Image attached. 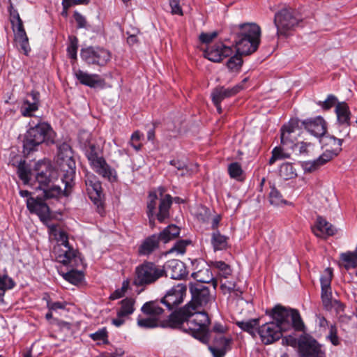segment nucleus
Returning a JSON list of instances; mask_svg holds the SVG:
<instances>
[{"label":"nucleus","instance_id":"obj_53","mask_svg":"<svg viewBox=\"0 0 357 357\" xmlns=\"http://www.w3.org/2000/svg\"><path fill=\"white\" fill-rule=\"evenodd\" d=\"M90 337L94 341L101 340L104 344L108 343V333L105 327L99 329L90 335Z\"/></svg>","mask_w":357,"mask_h":357},{"label":"nucleus","instance_id":"obj_4","mask_svg":"<svg viewBox=\"0 0 357 357\" xmlns=\"http://www.w3.org/2000/svg\"><path fill=\"white\" fill-rule=\"evenodd\" d=\"M79 143L91 168L102 177L109 181L116 179V171L107 164L102 155V151L92 142L91 135L84 132L79 135Z\"/></svg>","mask_w":357,"mask_h":357},{"label":"nucleus","instance_id":"obj_62","mask_svg":"<svg viewBox=\"0 0 357 357\" xmlns=\"http://www.w3.org/2000/svg\"><path fill=\"white\" fill-rule=\"evenodd\" d=\"M141 136L142 135L140 132L138 130L134 132L131 135L130 144L136 151H139L142 148V144L140 143L136 144L137 142H139L140 140Z\"/></svg>","mask_w":357,"mask_h":357},{"label":"nucleus","instance_id":"obj_40","mask_svg":"<svg viewBox=\"0 0 357 357\" xmlns=\"http://www.w3.org/2000/svg\"><path fill=\"white\" fill-rule=\"evenodd\" d=\"M325 145L330 147V150L339 154L342 151V139L332 135H327L324 138Z\"/></svg>","mask_w":357,"mask_h":357},{"label":"nucleus","instance_id":"obj_50","mask_svg":"<svg viewBox=\"0 0 357 357\" xmlns=\"http://www.w3.org/2000/svg\"><path fill=\"white\" fill-rule=\"evenodd\" d=\"M301 167L305 173H311L319 169L321 165L319 164L318 158H317L314 160L302 162Z\"/></svg>","mask_w":357,"mask_h":357},{"label":"nucleus","instance_id":"obj_19","mask_svg":"<svg viewBox=\"0 0 357 357\" xmlns=\"http://www.w3.org/2000/svg\"><path fill=\"white\" fill-rule=\"evenodd\" d=\"M234 51L222 43H218L207 47L204 52V57L213 62H220L224 58L232 55Z\"/></svg>","mask_w":357,"mask_h":357},{"label":"nucleus","instance_id":"obj_25","mask_svg":"<svg viewBox=\"0 0 357 357\" xmlns=\"http://www.w3.org/2000/svg\"><path fill=\"white\" fill-rule=\"evenodd\" d=\"M166 275L169 276L170 278L174 280L183 279L188 275V271L185 265L183 262L178 259H172L167 262Z\"/></svg>","mask_w":357,"mask_h":357},{"label":"nucleus","instance_id":"obj_43","mask_svg":"<svg viewBox=\"0 0 357 357\" xmlns=\"http://www.w3.org/2000/svg\"><path fill=\"white\" fill-rule=\"evenodd\" d=\"M69 44L67 47L68 56L72 60H77V53L78 50V39L75 36H68Z\"/></svg>","mask_w":357,"mask_h":357},{"label":"nucleus","instance_id":"obj_5","mask_svg":"<svg viewBox=\"0 0 357 357\" xmlns=\"http://www.w3.org/2000/svg\"><path fill=\"white\" fill-rule=\"evenodd\" d=\"M55 136V132L48 123L42 120H38L37 123L30 121L23 140L24 155H28L36 151L42 144H54Z\"/></svg>","mask_w":357,"mask_h":357},{"label":"nucleus","instance_id":"obj_46","mask_svg":"<svg viewBox=\"0 0 357 357\" xmlns=\"http://www.w3.org/2000/svg\"><path fill=\"white\" fill-rule=\"evenodd\" d=\"M15 287V282L12 278L6 275H0V300L4 295L6 289H12Z\"/></svg>","mask_w":357,"mask_h":357},{"label":"nucleus","instance_id":"obj_21","mask_svg":"<svg viewBox=\"0 0 357 357\" xmlns=\"http://www.w3.org/2000/svg\"><path fill=\"white\" fill-rule=\"evenodd\" d=\"M150 317H138L137 324L139 327L144 328H153L156 327L174 328L172 312L168 318L165 320H160V315L149 314Z\"/></svg>","mask_w":357,"mask_h":357},{"label":"nucleus","instance_id":"obj_42","mask_svg":"<svg viewBox=\"0 0 357 357\" xmlns=\"http://www.w3.org/2000/svg\"><path fill=\"white\" fill-rule=\"evenodd\" d=\"M244 54H241L236 51V54L234 56H229L230 58L228 59L227 62V66L230 70L237 71L238 70L242 64L243 59L242 56Z\"/></svg>","mask_w":357,"mask_h":357},{"label":"nucleus","instance_id":"obj_60","mask_svg":"<svg viewBox=\"0 0 357 357\" xmlns=\"http://www.w3.org/2000/svg\"><path fill=\"white\" fill-rule=\"evenodd\" d=\"M169 6L172 15H178L180 16L183 15L182 8L180 6V0H169Z\"/></svg>","mask_w":357,"mask_h":357},{"label":"nucleus","instance_id":"obj_13","mask_svg":"<svg viewBox=\"0 0 357 357\" xmlns=\"http://www.w3.org/2000/svg\"><path fill=\"white\" fill-rule=\"evenodd\" d=\"M10 13V21L12 28L15 32V40L19 44L20 48L23 50L24 54L27 55L30 48L29 45L28 37L24 28L23 22L20 17V14L16 9H14L11 4L8 8Z\"/></svg>","mask_w":357,"mask_h":357},{"label":"nucleus","instance_id":"obj_41","mask_svg":"<svg viewBox=\"0 0 357 357\" xmlns=\"http://www.w3.org/2000/svg\"><path fill=\"white\" fill-rule=\"evenodd\" d=\"M268 198L270 204L274 206H280L288 203L275 186L271 188Z\"/></svg>","mask_w":357,"mask_h":357},{"label":"nucleus","instance_id":"obj_18","mask_svg":"<svg viewBox=\"0 0 357 357\" xmlns=\"http://www.w3.org/2000/svg\"><path fill=\"white\" fill-rule=\"evenodd\" d=\"M40 105V93L32 90L22 100L20 112L24 117H31L33 113L38 110Z\"/></svg>","mask_w":357,"mask_h":357},{"label":"nucleus","instance_id":"obj_64","mask_svg":"<svg viewBox=\"0 0 357 357\" xmlns=\"http://www.w3.org/2000/svg\"><path fill=\"white\" fill-rule=\"evenodd\" d=\"M218 36L216 31L212 33H202L199 36V40L203 43H209Z\"/></svg>","mask_w":357,"mask_h":357},{"label":"nucleus","instance_id":"obj_51","mask_svg":"<svg viewBox=\"0 0 357 357\" xmlns=\"http://www.w3.org/2000/svg\"><path fill=\"white\" fill-rule=\"evenodd\" d=\"M213 266L220 271V275L225 278H227L231 273L230 266L222 261H215Z\"/></svg>","mask_w":357,"mask_h":357},{"label":"nucleus","instance_id":"obj_2","mask_svg":"<svg viewBox=\"0 0 357 357\" xmlns=\"http://www.w3.org/2000/svg\"><path fill=\"white\" fill-rule=\"evenodd\" d=\"M185 307L172 312L174 328H178L192 335L204 344L210 341L211 319L208 313Z\"/></svg>","mask_w":357,"mask_h":357},{"label":"nucleus","instance_id":"obj_10","mask_svg":"<svg viewBox=\"0 0 357 357\" xmlns=\"http://www.w3.org/2000/svg\"><path fill=\"white\" fill-rule=\"evenodd\" d=\"M189 291L191 295L190 301L183 307L192 310H197L199 307H205L211 304L215 299V292L211 291L210 289L205 284L201 283H189Z\"/></svg>","mask_w":357,"mask_h":357},{"label":"nucleus","instance_id":"obj_45","mask_svg":"<svg viewBox=\"0 0 357 357\" xmlns=\"http://www.w3.org/2000/svg\"><path fill=\"white\" fill-rule=\"evenodd\" d=\"M17 175L19 178L24 183H29L30 181L31 171L26 167L25 161L20 162L17 167Z\"/></svg>","mask_w":357,"mask_h":357},{"label":"nucleus","instance_id":"obj_61","mask_svg":"<svg viewBox=\"0 0 357 357\" xmlns=\"http://www.w3.org/2000/svg\"><path fill=\"white\" fill-rule=\"evenodd\" d=\"M190 243L189 241L180 240L175 243L171 249V251H176L178 253L183 254L185 252L186 246Z\"/></svg>","mask_w":357,"mask_h":357},{"label":"nucleus","instance_id":"obj_14","mask_svg":"<svg viewBox=\"0 0 357 357\" xmlns=\"http://www.w3.org/2000/svg\"><path fill=\"white\" fill-rule=\"evenodd\" d=\"M56 260L68 268H77L82 263L80 254L70 244L54 248Z\"/></svg>","mask_w":357,"mask_h":357},{"label":"nucleus","instance_id":"obj_38","mask_svg":"<svg viewBox=\"0 0 357 357\" xmlns=\"http://www.w3.org/2000/svg\"><path fill=\"white\" fill-rule=\"evenodd\" d=\"M228 174L231 178L236 179L238 181L244 180L243 170L241 165L237 162H231L228 165Z\"/></svg>","mask_w":357,"mask_h":357},{"label":"nucleus","instance_id":"obj_58","mask_svg":"<svg viewBox=\"0 0 357 357\" xmlns=\"http://www.w3.org/2000/svg\"><path fill=\"white\" fill-rule=\"evenodd\" d=\"M227 331V328L223 326L220 323H215L213 326L212 328L210 330V333H211V335L210 338L214 335H224V334Z\"/></svg>","mask_w":357,"mask_h":357},{"label":"nucleus","instance_id":"obj_35","mask_svg":"<svg viewBox=\"0 0 357 357\" xmlns=\"http://www.w3.org/2000/svg\"><path fill=\"white\" fill-rule=\"evenodd\" d=\"M180 228L175 225H170L165 228L158 236L160 241L166 243L178 236Z\"/></svg>","mask_w":357,"mask_h":357},{"label":"nucleus","instance_id":"obj_37","mask_svg":"<svg viewBox=\"0 0 357 357\" xmlns=\"http://www.w3.org/2000/svg\"><path fill=\"white\" fill-rule=\"evenodd\" d=\"M236 325L243 331L254 335L257 328L258 329L259 326V319H251L245 321H237Z\"/></svg>","mask_w":357,"mask_h":357},{"label":"nucleus","instance_id":"obj_15","mask_svg":"<svg viewBox=\"0 0 357 357\" xmlns=\"http://www.w3.org/2000/svg\"><path fill=\"white\" fill-rule=\"evenodd\" d=\"M81 58L89 65L105 66L111 59V53L102 47H88L82 48Z\"/></svg>","mask_w":357,"mask_h":357},{"label":"nucleus","instance_id":"obj_55","mask_svg":"<svg viewBox=\"0 0 357 357\" xmlns=\"http://www.w3.org/2000/svg\"><path fill=\"white\" fill-rule=\"evenodd\" d=\"M73 17L77 23V29H88V22L83 15L77 11H75L73 13Z\"/></svg>","mask_w":357,"mask_h":357},{"label":"nucleus","instance_id":"obj_12","mask_svg":"<svg viewBox=\"0 0 357 357\" xmlns=\"http://www.w3.org/2000/svg\"><path fill=\"white\" fill-rule=\"evenodd\" d=\"M85 185L90 199L96 206V211L103 216L105 211L103 202L104 195L100 181L94 174H88L85 177Z\"/></svg>","mask_w":357,"mask_h":357},{"label":"nucleus","instance_id":"obj_49","mask_svg":"<svg viewBox=\"0 0 357 357\" xmlns=\"http://www.w3.org/2000/svg\"><path fill=\"white\" fill-rule=\"evenodd\" d=\"M337 102V97L333 94H330L327 96V98L324 101H319L317 104L324 110H329L334 105L336 106Z\"/></svg>","mask_w":357,"mask_h":357},{"label":"nucleus","instance_id":"obj_34","mask_svg":"<svg viewBox=\"0 0 357 357\" xmlns=\"http://www.w3.org/2000/svg\"><path fill=\"white\" fill-rule=\"evenodd\" d=\"M121 307L117 310V317H124L132 314L135 311V300L131 297H127L120 301Z\"/></svg>","mask_w":357,"mask_h":357},{"label":"nucleus","instance_id":"obj_44","mask_svg":"<svg viewBox=\"0 0 357 357\" xmlns=\"http://www.w3.org/2000/svg\"><path fill=\"white\" fill-rule=\"evenodd\" d=\"M280 174L284 179H290L296 176V169L289 162L284 163L280 166Z\"/></svg>","mask_w":357,"mask_h":357},{"label":"nucleus","instance_id":"obj_3","mask_svg":"<svg viewBox=\"0 0 357 357\" xmlns=\"http://www.w3.org/2000/svg\"><path fill=\"white\" fill-rule=\"evenodd\" d=\"M236 51L241 54L255 52L261 42V28L256 23H243L230 27Z\"/></svg>","mask_w":357,"mask_h":357},{"label":"nucleus","instance_id":"obj_11","mask_svg":"<svg viewBox=\"0 0 357 357\" xmlns=\"http://www.w3.org/2000/svg\"><path fill=\"white\" fill-rule=\"evenodd\" d=\"M296 12L291 8H284L277 12L274 17V24L277 28V35L287 37L301 22Z\"/></svg>","mask_w":357,"mask_h":357},{"label":"nucleus","instance_id":"obj_59","mask_svg":"<svg viewBox=\"0 0 357 357\" xmlns=\"http://www.w3.org/2000/svg\"><path fill=\"white\" fill-rule=\"evenodd\" d=\"M67 305L66 302H52L50 300L47 301V307L50 311H57L58 310H64Z\"/></svg>","mask_w":357,"mask_h":357},{"label":"nucleus","instance_id":"obj_30","mask_svg":"<svg viewBox=\"0 0 357 357\" xmlns=\"http://www.w3.org/2000/svg\"><path fill=\"white\" fill-rule=\"evenodd\" d=\"M160 240L158 234H153L146 238L138 248V254L141 256H149L159 248Z\"/></svg>","mask_w":357,"mask_h":357},{"label":"nucleus","instance_id":"obj_32","mask_svg":"<svg viewBox=\"0 0 357 357\" xmlns=\"http://www.w3.org/2000/svg\"><path fill=\"white\" fill-rule=\"evenodd\" d=\"M335 113L337 118V122L340 126H344L348 128L350 126L351 112L349 105L345 102H337L335 106Z\"/></svg>","mask_w":357,"mask_h":357},{"label":"nucleus","instance_id":"obj_39","mask_svg":"<svg viewBox=\"0 0 357 357\" xmlns=\"http://www.w3.org/2000/svg\"><path fill=\"white\" fill-rule=\"evenodd\" d=\"M70 270L63 274V278L73 284H79L84 279L82 271L75 270V268H70Z\"/></svg>","mask_w":357,"mask_h":357},{"label":"nucleus","instance_id":"obj_63","mask_svg":"<svg viewBox=\"0 0 357 357\" xmlns=\"http://www.w3.org/2000/svg\"><path fill=\"white\" fill-rule=\"evenodd\" d=\"M54 238L58 243L57 245L63 246L70 244L68 241V235L63 230H61L60 233H58V236Z\"/></svg>","mask_w":357,"mask_h":357},{"label":"nucleus","instance_id":"obj_36","mask_svg":"<svg viewBox=\"0 0 357 357\" xmlns=\"http://www.w3.org/2000/svg\"><path fill=\"white\" fill-rule=\"evenodd\" d=\"M228 239L226 236L222 235L218 230L211 235V244L215 251L224 250L228 248Z\"/></svg>","mask_w":357,"mask_h":357},{"label":"nucleus","instance_id":"obj_29","mask_svg":"<svg viewBox=\"0 0 357 357\" xmlns=\"http://www.w3.org/2000/svg\"><path fill=\"white\" fill-rule=\"evenodd\" d=\"M191 276L196 280V282H192V283L211 284L213 291H215L218 287V280L214 278L211 268H204L200 269L192 273Z\"/></svg>","mask_w":357,"mask_h":357},{"label":"nucleus","instance_id":"obj_22","mask_svg":"<svg viewBox=\"0 0 357 357\" xmlns=\"http://www.w3.org/2000/svg\"><path fill=\"white\" fill-rule=\"evenodd\" d=\"M246 81L247 78H245L241 83L231 88H225L224 86L215 88L211 94L212 100H215L216 102H221L226 98L234 96L243 89V83Z\"/></svg>","mask_w":357,"mask_h":357},{"label":"nucleus","instance_id":"obj_9","mask_svg":"<svg viewBox=\"0 0 357 357\" xmlns=\"http://www.w3.org/2000/svg\"><path fill=\"white\" fill-rule=\"evenodd\" d=\"M170 195H166L160 199L158 213L155 214L158 196L155 192H151L149 195V202L147 203V215L149 220L150 226L153 228L155 225V216L160 222H162L169 216V208L172 204V199Z\"/></svg>","mask_w":357,"mask_h":357},{"label":"nucleus","instance_id":"obj_23","mask_svg":"<svg viewBox=\"0 0 357 357\" xmlns=\"http://www.w3.org/2000/svg\"><path fill=\"white\" fill-rule=\"evenodd\" d=\"M302 125L310 133L320 137L326 132V123L323 117L317 116L303 121Z\"/></svg>","mask_w":357,"mask_h":357},{"label":"nucleus","instance_id":"obj_47","mask_svg":"<svg viewBox=\"0 0 357 357\" xmlns=\"http://www.w3.org/2000/svg\"><path fill=\"white\" fill-rule=\"evenodd\" d=\"M290 155L284 152L283 149L280 146L275 147L272 151V156L268 160L270 165H273L276 160L289 158Z\"/></svg>","mask_w":357,"mask_h":357},{"label":"nucleus","instance_id":"obj_56","mask_svg":"<svg viewBox=\"0 0 357 357\" xmlns=\"http://www.w3.org/2000/svg\"><path fill=\"white\" fill-rule=\"evenodd\" d=\"M127 289L128 283L123 282L122 287L119 289H116L112 294H111L109 298L112 301H114L122 298L123 296H124Z\"/></svg>","mask_w":357,"mask_h":357},{"label":"nucleus","instance_id":"obj_28","mask_svg":"<svg viewBox=\"0 0 357 357\" xmlns=\"http://www.w3.org/2000/svg\"><path fill=\"white\" fill-rule=\"evenodd\" d=\"M43 197H37L36 198L30 197L26 200V206L29 211L36 213L38 216H47L50 211L47 204L45 203Z\"/></svg>","mask_w":357,"mask_h":357},{"label":"nucleus","instance_id":"obj_8","mask_svg":"<svg viewBox=\"0 0 357 357\" xmlns=\"http://www.w3.org/2000/svg\"><path fill=\"white\" fill-rule=\"evenodd\" d=\"M58 160L63 172L62 178L65 188H70L75 176L76 164L73 158V151L69 144L63 142L58 146Z\"/></svg>","mask_w":357,"mask_h":357},{"label":"nucleus","instance_id":"obj_48","mask_svg":"<svg viewBox=\"0 0 357 357\" xmlns=\"http://www.w3.org/2000/svg\"><path fill=\"white\" fill-rule=\"evenodd\" d=\"M62 192L61 188L57 185H54L49 189L43 188V197L45 200L58 199L61 195Z\"/></svg>","mask_w":357,"mask_h":357},{"label":"nucleus","instance_id":"obj_54","mask_svg":"<svg viewBox=\"0 0 357 357\" xmlns=\"http://www.w3.org/2000/svg\"><path fill=\"white\" fill-rule=\"evenodd\" d=\"M337 155V153L327 149L318 158V160L319 164L323 166Z\"/></svg>","mask_w":357,"mask_h":357},{"label":"nucleus","instance_id":"obj_27","mask_svg":"<svg viewBox=\"0 0 357 357\" xmlns=\"http://www.w3.org/2000/svg\"><path fill=\"white\" fill-rule=\"evenodd\" d=\"M296 123L289 122L284 125L281 130L280 140L283 146L293 149L296 146V136L294 135Z\"/></svg>","mask_w":357,"mask_h":357},{"label":"nucleus","instance_id":"obj_57","mask_svg":"<svg viewBox=\"0 0 357 357\" xmlns=\"http://www.w3.org/2000/svg\"><path fill=\"white\" fill-rule=\"evenodd\" d=\"M90 0H62V7L66 9H69L72 6L77 5H89Z\"/></svg>","mask_w":357,"mask_h":357},{"label":"nucleus","instance_id":"obj_7","mask_svg":"<svg viewBox=\"0 0 357 357\" xmlns=\"http://www.w3.org/2000/svg\"><path fill=\"white\" fill-rule=\"evenodd\" d=\"M165 275V266L145 261L135 268L133 283L137 287L147 286L154 284Z\"/></svg>","mask_w":357,"mask_h":357},{"label":"nucleus","instance_id":"obj_24","mask_svg":"<svg viewBox=\"0 0 357 357\" xmlns=\"http://www.w3.org/2000/svg\"><path fill=\"white\" fill-rule=\"evenodd\" d=\"M36 179L39 183L38 188L43 189L52 182L54 170L50 165L43 162L36 165Z\"/></svg>","mask_w":357,"mask_h":357},{"label":"nucleus","instance_id":"obj_1","mask_svg":"<svg viewBox=\"0 0 357 357\" xmlns=\"http://www.w3.org/2000/svg\"><path fill=\"white\" fill-rule=\"evenodd\" d=\"M273 321L259 326L257 333L264 344H272L282 336V331L294 328L303 331L304 323L297 310L288 308L280 305H275L270 313Z\"/></svg>","mask_w":357,"mask_h":357},{"label":"nucleus","instance_id":"obj_31","mask_svg":"<svg viewBox=\"0 0 357 357\" xmlns=\"http://www.w3.org/2000/svg\"><path fill=\"white\" fill-rule=\"evenodd\" d=\"M312 231L318 237L333 236L336 231L335 227L321 216H318L316 225L312 228Z\"/></svg>","mask_w":357,"mask_h":357},{"label":"nucleus","instance_id":"obj_17","mask_svg":"<svg viewBox=\"0 0 357 357\" xmlns=\"http://www.w3.org/2000/svg\"><path fill=\"white\" fill-rule=\"evenodd\" d=\"M332 278L333 271L330 268L325 269L324 274L320 278L321 298L323 306L328 310L332 307V290L331 286Z\"/></svg>","mask_w":357,"mask_h":357},{"label":"nucleus","instance_id":"obj_33","mask_svg":"<svg viewBox=\"0 0 357 357\" xmlns=\"http://www.w3.org/2000/svg\"><path fill=\"white\" fill-rule=\"evenodd\" d=\"M340 260L343 263L346 270L357 267V249L354 251H347L340 255Z\"/></svg>","mask_w":357,"mask_h":357},{"label":"nucleus","instance_id":"obj_20","mask_svg":"<svg viewBox=\"0 0 357 357\" xmlns=\"http://www.w3.org/2000/svg\"><path fill=\"white\" fill-rule=\"evenodd\" d=\"M211 339L213 340V344L208 346V349L213 357H224L231 349L232 338L230 336L214 335Z\"/></svg>","mask_w":357,"mask_h":357},{"label":"nucleus","instance_id":"obj_52","mask_svg":"<svg viewBox=\"0 0 357 357\" xmlns=\"http://www.w3.org/2000/svg\"><path fill=\"white\" fill-rule=\"evenodd\" d=\"M326 339L334 346L340 344V338L337 335V328L335 324H331L329 327V333Z\"/></svg>","mask_w":357,"mask_h":357},{"label":"nucleus","instance_id":"obj_26","mask_svg":"<svg viewBox=\"0 0 357 357\" xmlns=\"http://www.w3.org/2000/svg\"><path fill=\"white\" fill-rule=\"evenodd\" d=\"M74 75L80 84L91 88L102 86L104 80L98 74H89L79 69H73Z\"/></svg>","mask_w":357,"mask_h":357},{"label":"nucleus","instance_id":"obj_6","mask_svg":"<svg viewBox=\"0 0 357 357\" xmlns=\"http://www.w3.org/2000/svg\"><path fill=\"white\" fill-rule=\"evenodd\" d=\"M187 288L185 284H178L169 289L160 300L146 302L141 311L144 314L161 315L164 312L161 305H164L168 310H172L181 305L186 295Z\"/></svg>","mask_w":357,"mask_h":357},{"label":"nucleus","instance_id":"obj_16","mask_svg":"<svg viewBox=\"0 0 357 357\" xmlns=\"http://www.w3.org/2000/svg\"><path fill=\"white\" fill-rule=\"evenodd\" d=\"M301 357H325V352L319 342L310 335H301L298 339Z\"/></svg>","mask_w":357,"mask_h":357}]
</instances>
